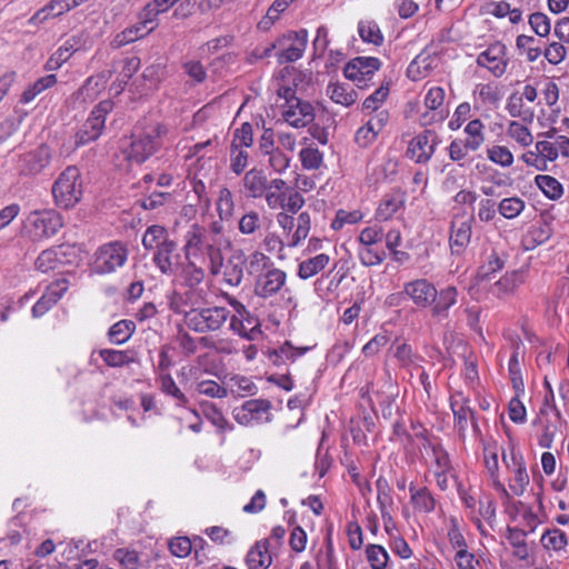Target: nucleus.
Listing matches in <instances>:
<instances>
[{
    "label": "nucleus",
    "mask_w": 569,
    "mask_h": 569,
    "mask_svg": "<svg viewBox=\"0 0 569 569\" xmlns=\"http://www.w3.org/2000/svg\"><path fill=\"white\" fill-rule=\"evenodd\" d=\"M516 47L529 62L536 61L541 56V49L537 40L527 34H520L516 39Z\"/></svg>",
    "instance_id": "50"
},
{
    "label": "nucleus",
    "mask_w": 569,
    "mask_h": 569,
    "mask_svg": "<svg viewBox=\"0 0 569 569\" xmlns=\"http://www.w3.org/2000/svg\"><path fill=\"white\" fill-rule=\"evenodd\" d=\"M479 67L488 69L495 77H501L507 69L506 46L501 42L490 44L477 57Z\"/></svg>",
    "instance_id": "16"
},
{
    "label": "nucleus",
    "mask_w": 569,
    "mask_h": 569,
    "mask_svg": "<svg viewBox=\"0 0 569 569\" xmlns=\"http://www.w3.org/2000/svg\"><path fill=\"white\" fill-rule=\"evenodd\" d=\"M220 220H230L234 212L233 194L228 188H221L216 202Z\"/></svg>",
    "instance_id": "49"
},
{
    "label": "nucleus",
    "mask_w": 569,
    "mask_h": 569,
    "mask_svg": "<svg viewBox=\"0 0 569 569\" xmlns=\"http://www.w3.org/2000/svg\"><path fill=\"white\" fill-rule=\"evenodd\" d=\"M269 179L262 169L252 168L242 178V192L249 199H259L267 193Z\"/></svg>",
    "instance_id": "24"
},
{
    "label": "nucleus",
    "mask_w": 569,
    "mask_h": 569,
    "mask_svg": "<svg viewBox=\"0 0 569 569\" xmlns=\"http://www.w3.org/2000/svg\"><path fill=\"white\" fill-rule=\"evenodd\" d=\"M57 82V77L54 74H47L40 79H38L33 84H31L28 89H26L21 96V102L29 103L32 101L38 94H40L43 90L51 88Z\"/></svg>",
    "instance_id": "53"
},
{
    "label": "nucleus",
    "mask_w": 569,
    "mask_h": 569,
    "mask_svg": "<svg viewBox=\"0 0 569 569\" xmlns=\"http://www.w3.org/2000/svg\"><path fill=\"white\" fill-rule=\"evenodd\" d=\"M358 32L363 42L379 46L383 41V36L378 24L373 21H360Z\"/></svg>",
    "instance_id": "54"
},
{
    "label": "nucleus",
    "mask_w": 569,
    "mask_h": 569,
    "mask_svg": "<svg viewBox=\"0 0 569 569\" xmlns=\"http://www.w3.org/2000/svg\"><path fill=\"white\" fill-rule=\"evenodd\" d=\"M152 260L157 268L168 276H177L183 262L180 253L177 252L176 241L167 243L160 251H156Z\"/></svg>",
    "instance_id": "22"
},
{
    "label": "nucleus",
    "mask_w": 569,
    "mask_h": 569,
    "mask_svg": "<svg viewBox=\"0 0 569 569\" xmlns=\"http://www.w3.org/2000/svg\"><path fill=\"white\" fill-rule=\"evenodd\" d=\"M487 158L502 168H509L513 163V154L506 146L492 144L487 147Z\"/></svg>",
    "instance_id": "51"
},
{
    "label": "nucleus",
    "mask_w": 569,
    "mask_h": 569,
    "mask_svg": "<svg viewBox=\"0 0 569 569\" xmlns=\"http://www.w3.org/2000/svg\"><path fill=\"white\" fill-rule=\"evenodd\" d=\"M253 143V129L249 122H243L233 131L230 148L237 146V149H248Z\"/></svg>",
    "instance_id": "57"
},
{
    "label": "nucleus",
    "mask_w": 569,
    "mask_h": 569,
    "mask_svg": "<svg viewBox=\"0 0 569 569\" xmlns=\"http://www.w3.org/2000/svg\"><path fill=\"white\" fill-rule=\"evenodd\" d=\"M62 227L60 214L52 210H34L24 221V231L32 240H42L54 236Z\"/></svg>",
    "instance_id": "6"
},
{
    "label": "nucleus",
    "mask_w": 569,
    "mask_h": 569,
    "mask_svg": "<svg viewBox=\"0 0 569 569\" xmlns=\"http://www.w3.org/2000/svg\"><path fill=\"white\" fill-rule=\"evenodd\" d=\"M207 269H209V262L184 260L177 276H180L188 287L193 288L203 281Z\"/></svg>",
    "instance_id": "31"
},
{
    "label": "nucleus",
    "mask_w": 569,
    "mask_h": 569,
    "mask_svg": "<svg viewBox=\"0 0 569 569\" xmlns=\"http://www.w3.org/2000/svg\"><path fill=\"white\" fill-rule=\"evenodd\" d=\"M485 124L480 119H473L469 121L463 132L467 134L465 141H467L468 147H472L478 150L485 142Z\"/></svg>",
    "instance_id": "48"
},
{
    "label": "nucleus",
    "mask_w": 569,
    "mask_h": 569,
    "mask_svg": "<svg viewBox=\"0 0 569 569\" xmlns=\"http://www.w3.org/2000/svg\"><path fill=\"white\" fill-rule=\"evenodd\" d=\"M154 19L150 16H146V11H143L142 21L140 23L126 29L119 36H117L118 44H127L147 36L153 29V27H148V24L152 23Z\"/></svg>",
    "instance_id": "41"
},
{
    "label": "nucleus",
    "mask_w": 569,
    "mask_h": 569,
    "mask_svg": "<svg viewBox=\"0 0 569 569\" xmlns=\"http://www.w3.org/2000/svg\"><path fill=\"white\" fill-rule=\"evenodd\" d=\"M92 43L91 37L86 31L70 36L49 59V69L53 70L60 68L73 53L87 51L92 47Z\"/></svg>",
    "instance_id": "13"
},
{
    "label": "nucleus",
    "mask_w": 569,
    "mask_h": 569,
    "mask_svg": "<svg viewBox=\"0 0 569 569\" xmlns=\"http://www.w3.org/2000/svg\"><path fill=\"white\" fill-rule=\"evenodd\" d=\"M128 259V250L120 242H109L97 249L91 269L98 274L116 272Z\"/></svg>",
    "instance_id": "7"
},
{
    "label": "nucleus",
    "mask_w": 569,
    "mask_h": 569,
    "mask_svg": "<svg viewBox=\"0 0 569 569\" xmlns=\"http://www.w3.org/2000/svg\"><path fill=\"white\" fill-rule=\"evenodd\" d=\"M57 206L68 209L76 206L82 197L80 170L74 166L66 168L52 186Z\"/></svg>",
    "instance_id": "4"
},
{
    "label": "nucleus",
    "mask_w": 569,
    "mask_h": 569,
    "mask_svg": "<svg viewBox=\"0 0 569 569\" xmlns=\"http://www.w3.org/2000/svg\"><path fill=\"white\" fill-rule=\"evenodd\" d=\"M492 16L497 18L508 17L509 21L512 24L520 22L522 18V12L518 8H511V6L506 1L495 2L490 6V11Z\"/></svg>",
    "instance_id": "61"
},
{
    "label": "nucleus",
    "mask_w": 569,
    "mask_h": 569,
    "mask_svg": "<svg viewBox=\"0 0 569 569\" xmlns=\"http://www.w3.org/2000/svg\"><path fill=\"white\" fill-rule=\"evenodd\" d=\"M366 556L372 569H385L389 561V555L387 550L380 545L367 546Z\"/></svg>",
    "instance_id": "59"
},
{
    "label": "nucleus",
    "mask_w": 569,
    "mask_h": 569,
    "mask_svg": "<svg viewBox=\"0 0 569 569\" xmlns=\"http://www.w3.org/2000/svg\"><path fill=\"white\" fill-rule=\"evenodd\" d=\"M246 257L242 251L234 252L228 260L223 270V280L231 287L241 283L244 274Z\"/></svg>",
    "instance_id": "35"
},
{
    "label": "nucleus",
    "mask_w": 569,
    "mask_h": 569,
    "mask_svg": "<svg viewBox=\"0 0 569 569\" xmlns=\"http://www.w3.org/2000/svg\"><path fill=\"white\" fill-rule=\"evenodd\" d=\"M167 133L162 124H157L144 133H133L123 139L120 144V153L129 163H143L160 146V139Z\"/></svg>",
    "instance_id": "2"
},
{
    "label": "nucleus",
    "mask_w": 569,
    "mask_h": 569,
    "mask_svg": "<svg viewBox=\"0 0 569 569\" xmlns=\"http://www.w3.org/2000/svg\"><path fill=\"white\" fill-rule=\"evenodd\" d=\"M68 288L69 282L64 278L50 283L41 298L32 307V316L39 318L48 312L61 299Z\"/></svg>",
    "instance_id": "21"
},
{
    "label": "nucleus",
    "mask_w": 569,
    "mask_h": 569,
    "mask_svg": "<svg viewBox=\"0 0 569 569\" xmlns=\"http://www.w3.org/2000/svg\"><path fill=\"white\" fill-rule=\"evenodd\" d=\"M299 158L303 169L306 170H317L323 162L322 152H320L318 148L313 147L303 148L299 153Z\"/></svg>",
    "instance_id": "64"
},
{
    "label": "nucleus",
    "mask_w": 569,
    "mask_h": 569,
    "mask_svg": "<svg viewBox=\"0 0 569 569\" xmlns=\"http://www.w3.org/2000/svg\"><path fill=\"white\" fill-rule=\"evenodd\" d=\"M520 342H516L513 345V350L511 353V357L509 359L508 363V371H509V378L511 380L512 387L515 389V392H517L518 396H521L525 393V383L521 375V368H520Z\"/></svg>",
    "instance_id": "42"
},
{
    "label": "nucleus",
    "mask_w": 569,
    "mask_h": 569,
    "mask_svg": "<svg viewBox=\"0 0 569 569\" xmlns=\"http://www.w3.org/2000/svg\"><path fill=\"white\" fill-rule=\"evenodd\" d=\"M377 485V502L379 505L380 513H391L393 510V498L390 492V488L385 479L379 478Z\"/></svg>",
    "instance_id": "62"
},
{
    "label": "nucleus",
    "mask_w": 569,
    "mask_h": 569,
    "mask_svg": "<svg viewBox=\"0 0 569 569\" xmlns=\"http://www.w3.org/2000/svg\"><path fill=\"white\" fill-rule=\"evenodd\" d=\"M113 559L120 569H139L141 566L138 552L127 548L117 549L113 553Z\"/></svg>",
    "instance_id": "58"
},
{
    "label": "nucleus",
    "mask_w": 569,
    "mask_h": 569,
    "mask_svg": "<svg viewBox=\"0 0 569 569\" xmlns=\"http://www.w3.org/2000/svg\"><path fill=\"white\" fill-rule=\"evenodd\" d=\"M261 224L260 214L254 210H250L239 219L238 229L241 234L253 236L261 229Z\"/></svg>",
    "instance_id": "56"
},
{
    "label": "nucleus",
    "mask_w": 569,
    "mask_h": 569,
    "mask_svg": "<svg viewBox=\"0 0 569 569\" xmlns=\"http://www.w3.org/2000/svg\"><path fill=\"white\" fill-rule=\"evenodd\" d=\"M259 326L258 318L250 312L248 317L230 319V329L248 340H254L261 333Z\"/></svg>",
    "instance_id": "38"
},
{
    "label": "nucleus",
    "mask_w": 569,
    "mask_h": 569,
    "mask_svg": "<svg viewBox=\"0 0 569 569\" xmlns=\"http://www.w3.org/2000/svg\"><path fill=\"white\" fill-rule=\"evenodd\" d=\"M540 542L542 547L548 551H561L568 546V538L563 531L558 528L546 530Z\"/></svg>",
    "instance_id": "45"
},
{
    "label": "nucleus",
    "mask_w": 569,
    "mask_h": 569,
    "mask_svg": "<svg viewBox=\"0 0 569 569\" xmlns=\"http://www.w3.org/2000/svg\"><path fill=\"white\" fill-rule=\"evenodd\" d=\"M326 94L337 104L350 107L358 100V93L347 83L330 82Z\"/></svg>",
    "instance_id": "36"
},
{
    "label": "nucleus",
    "mask_w": 569,
    "mask_h": 569,
    "mask_svg": "<svg viewBox=\"0 0 569 569\" xmlns=\"http://www.w3.org/2000/svg\"><path fill=\"white\" fill-rule=\"evenodd\" d=\"M405 203L406 194L400 190L385 194L376 210L377 219L381 221L391 219L403 209Z\"/></svg>",
    "instance_id": "28"
},
{
    "label": "nucleus",
    "mask_w": 569,
    "mask_h": 569,
    "mask_svg": "<svg viewBox=\"0 0 569 569\" xmlns=\"http://www.w3.org/2000/svg\"><path fill=\"white\" fill-rule=\"evenodd\" d=\"M441 139L433 130H423L415 136L408 144L406 154L416 163L426 164L432 158Z\"/></svg>",
    "instance_id": "11"
},
{
    "label": "nucleus",
    "mask_w": 569,
    "mask_h": 569,
    "mask_svg": "<svg viewBox=\"0 0 569 569\" xmlns=\"http://www.w3.org/2000/svg\"><path fill=\"white\" fill-rule=\"evenodd\" d=\"M433 59L430 56H417L407 68V76L412 81H419L427 77L432 69Z\"/></svg>",
    "instance_id": "44"
},
{
    "label": "nucleus",
    "mask_w": 569,
    "mask_h": 569,
    "mask_svg": "<svg viewBox=\"0 0 569 569\" xmlns=\"http://www.w3.org/2000/svg\"><path fill=\"white\" fill-rule=\"evenodd\" d=\"M287 273L279 268H268L256 282L254 292L261 298H270L286 284Z\"/></svg>",
    "instance_id": "18"
},
{
    "label": "nucleus",
    "mask_w": 569,
    "mask_h": 569,
    "mask_svg": "<svg viewBox=\"0 0 569 569\" xmlns=\"http://www.w3.org/2000/svg\"><path fill=\"white\" fill-rule=\"evenodd\" d=\"M49 160L50 153L48 148L40 147L31 152L21 156L18 162V169L22 174H37L48 166Z\"/></svg>",
    "instance_id": "26"
},
{
    "label": "nucleus",
    "mask_w": 569,
    "mask_h": 569,
    "mask_svg": "<svg viewBox=\"0 0 569 569\" xmlns=\"http://www.w3.org/2000/svg\"><path fill=\"white\" fill-rule=\"evenodd\" d=\"M483 461L493 489L501 496L508 498L510 493L500 479L498 450L496 447L487 446L483 448Z\"/></svg>",
    "instance_id": "27"
},
{
    "label": "nucleus",
    "mask_w": 569,
    "mask_h": 569,
    "mask_svg": "<svg viewBox=\"0 0 569 569\" xmlns=\"http://www.w3.org/2000/svg\"><path fill=\"white\" fill-rule=\"evenodd\" d=\"M437 288L427 279H416L403 286V293L418 308H428L436 298Z\"/></svg>",
    "instance_id": "17"
},
{
    "label": "nucleus",
    "mask_w": 569,
    "mask_h": 569,
    "mask_svg": "<svg viewBox=\"0 0 569 569\" xmlns=\"http://www.w3.org/2000/svg\"><path fill=\"white\" fill-rule=\"evenodd\" d=\"M172 241L168 238L167 229L158 224L148 227L142 237V244L147 250L160 251L162 247Z\"/></svg>",
    "instance_id": "40"
},
{
    "label": "nucleus",
    "mask_w": 569,
    "mask_h": 569,
    "mask_svg": "<svg viewBox=\"0 0 569 569\" xmlns=\"http://www.w3.org/2000/svg\"><path fill=\"white\" fill-rule=\"evenodd\" d=\"M458 291L455 287L448 286L441 290H436V298L432 301L431 308L432 317L438 320H443L448 317L449 309L456 305Z\"/></svg>",
    "instance_id": "29"
},
{
    "label": "nucleus",
    "mask_w": 569,
    "mask_h": 569,
    "mask_svg": "<svg viewBox=\"0 0 569 569\" xmlns=\"http://www.w3.org/2000/svg\"><path fill=\"white\" fill-rule=\"evenodd\" d=\"M472 218L455 217L451 221L449 244L452 253H462L470 243Z\"/></svg>",
    "instance_id": "19"
},
{
    "label": "nucleus",
    "mask_w": 569,
    "mask_h": 569,
    "mask_svg": "<svg viewBox=\"0 0 569 569\" xmlns=\"http://www.w3.org/2000/svg\"><path fill=\"white\" fill-rule=\"evenodd\" d=\"M159 389L176 401L178 407H187L188 397L181 391L170 373H159L157 377Z\"/></svg>",
    "instance_id": "39"
},
{
    "label": "nucleus",
    "mask_w": 569,
    "mask_h": 569,
    "mask_svg": "<svg viewBox=\"0 0 569 569\" xmlns=\"http://www.w3.org/2000/svg\"><path fill=\"white\" fill-rule=\"evenodd\" d=\"M229 311L223 307L192 309L186 312V323L197 332L214 331L227 321Z\"/></svg>",
    "instance_id": "9"
},
{
    "label": "nucleus",
    "mask_w": 569,
    "mask_h": 569,
    "mask_svg": "<svg viewBox=\"0 0 569 569\" xmlns=\"http://www.w3.org/2000/svg\"><path fill=\"white\" fill-rule=\"evenodd\" d=\"M66 254L67 248L64 247L43 250L36 260V268L41 272L56 270L64 263Z\"/></svg>",
    "instance_id": "37"
},
{
    "label": "nucleus",
    "mask_w": 569,
    "mask_h": 569,
    "mask_svg": "<svg viewBox=\"0 0 569 569\" xmlns=\"http://www.w3.org/2000/svg\"><path fill=\"white\" fill-rule=\"evenodd\" d=\"M271 406L264 399H250L233 409L234 420L242 426H250L267 420Z\"/></svg>",
    "instance_id": "15"
},
{
    "label": "nucleus",
    "mask_w": 569,
    "mask_h": 569,
    "mask_svg": "<svg viewBox=\"0 0 569 569\" xmlns=\"http://www.w3.org/2000/svg\"><path fill=\"white\" fill-rule=\"evenodd\" d=\"M229 391L236 396L246 397L249 395L257 393L258 387L253 383V381L250 378L236 375L229 379L228 392Z\"/></svg>",
    "instance_id": "47"
},
{
    "label": "nucleus",
    "mask_w": 569,
    "mask_h": 569,
    "mask_svg": "<svg viewBox=\"0 0 569 569\" xmlns=\"http://www.w3.org/2000/svg\"><path fill=\"white\" fill-rule=\"evenodd\" d=\"M501 458L509 473V490L513 496H522L530 483V476L522 452L513 443H510L507 449H502Z\"/></svg>",
    "instance_id": "3"
},
{
    "label": "nucleus",
    "mask_w": 569,
    "mask_h": 569,
    "mask_svg": "<svg viewBox=\"0 0 569 569\" xmlns=\"http://www.w3.org/2000/svg\"><path fill=\"white\" fill-rule=\"evenodd\" d=\"M113 102L103 100L93 108L86 122L76 133V146L81 147L97 140L104 128L106 118L112 111Z\"/></svg>",
    "instance_id": "8"
},
{
    "label": "nucleus",
    "mask_w": 569,
    "mask_h": 569,
    "mask_svg": "<svg viewBox=\"0 0 569 569\" xmlns=\"http://www.w3.org/2000/svg\"><path fill=\"white\" fill-rule=\"evenodd\" d=\"M357 252L360 262L367 267L378 266L386 258L382 246H359Z\"/></svg>",
    "instance_id": "46"
},
{
    "label": "nucleus",
    "mask_w": 569,
    "mask_h": 569,
    "mask_svg": "<svg viewBox=\"0 0 569 569\" xmlns=\"http://www.w3.org/2000/svg\"><path fill=\"white\" fill-rule=\"evenodd\" d=\"M190 389L194 395L204 396L211 399H223L228 396V388L221 386L216 380L203 377H194L190 385Z\"/></svg>",
    "instance_id": "32"
},
{
    "label": "nucleus",
    "mask_w": 569,
    "mask_h": 569,
    "mask_svg": "<svg viewBox=\"0 0 569 569\" xmlns=\"http://www.w3.org/2000/svg\"><path fill=\"white\" fill-rule=\"evenodd\" d=\"M272 562L267 540L257 541L248 551L246 563L248 569H267Z\"/></svg>",
    "instance_id": "33"
},
{
    "label": "nucleus",
    "mask_w": 569,
    "mask_h": 569,
    "mask_svg": "<svg viewBox=\"0 0 569 569\" xmlns=\"http://www.w3.org/2000/svg\"><path fill=\"white\" fill-rule=\"evenodd\" d=\"M445 90L441 87H432L428 90L425 96V106L428 110L435 111L432 116L429 112H425L421 116V124L429 126L432 122L442 121L447 117V112H445L441 107L445 101Z\"/></svg>",
    "instance_id": "25"
},
{
    "label": "nucleus",
    "mask_w": 569,
    "mask_h": 569,
    "mask_svg": "<svg viewBox=\"0 0 569 569\" xmlns=\"http://www.w3.org/2000/svg\"><path fill=\"white\" fill-rule=\"evenodd\" d=\"M276 220L282 230L288 248L299 247L309 236L311 218L307 211L300 212L297 217L281 211L277 213Z\"/></svg>",
    "instance_id": "5"
},
{
    "label": "nucleus",
    "mask_w": 569,
    "mask_h": 569,
    "mask_svg": "<svg viewBox=\"0 0 569 569\" xmlns=\"http://www.w3.org/2000/svg\"><path fill=\"white\" fill-rule=\"evenodd\" d=\"M331 258L327 253H319L299 262L297 276L307 280L323 271L330 263Z\"/></svg>",
    "instance_id": "34"
},
{
    "label": "nucleus",
    "mask_w": 569,
    "mask_h": 569,
    "mask_svg": "<svg viewBox=\"0 0 569 569\" xmlns=\"http://www.w3.org/2000/svg\"><path fill=\"white\" fill-rule=\"evenodd\" d=\"M411 502L419 512H430L435 508V499L427 489H415L410 486Z\"/></svg>",
    "instance_id": "55"
},
{
    "label": "nucleus",
    "mask_w": 569,
    "mask_h": 569,
    "mask_svg": "<svg viewBox=\"0 0 569 569\" xmlns=\"http://www.w3.org/2000/svg\"><path fill=\"white\" fill-rule=\"evenodd\" d=\"M184 260H201L209 262V270L218 274L222 267L221 250L211 238L208 229L199 223H192L183 234Z\"/></svg>",
    "instance_id": "1"
},
{
    "label": "nucleus",
    "mask_w": 569,
    "mask_h": 569,
    "mask_svg": "<svg viewBox=\"0 0 569 569\" xmlns=\"http://www.w3.org/2000/svg\"><path fill=\"white\" fill-rule=\"evenodd\" d=\"M282 117L291 127L302 128L313 121V107L307 101L291 100L288 106H283Z\"/></svg>",
    "instance_id": "20"
},
{
    "label": "nucleus",
    "mask_w": 569,
    "mask_h": 569,
    "mask_svg": "<svg viewBox=\"0 0 569 569\" xmlns=\"http://www.w3.org/2000/svg\"><path fill=\"white\" fill-rule=\"evenodd\" d=\"M381 68V61L375 57H356L343 68V76L358 88L366 89L373 74Z\"/></svg>",
    "instance_id": "10"
},
{
    "label": "nucleus",
    "mask_w": 569,
    "mask_h": 569,
    "mask_svg": "<svg viewBox=\"0 0 569 569\" xmlns=\"http://www.w3.org/2000/svg\"><path fill=\"white\" fill-rule=\"evenodd\" d=\"M536 186L540 191L551 200H558L563 194L562 184L553 177L548 174H538L535 178Z\"/></svg>",
    "instance_id": "43"
},
{
    "label": "nucleus",
    "mask_w": 569,
    "mask_h": 569,
    "mask_svg": "<svg viewBox=\"0 0 569 569\" xmlns=\"http://www.w3.org/2000/svg\"><path fill=\"white\" fill-rule=\"evenodd\" d=\"M507 134L521 147H529L533 142V136L530 130L518 121L509 123Z\"/></svg>",
    "instance_id": "60"
},
{
    "label": "nucleus",
    "mask_w": 569,
    "mask_h": 569,
    "mask_svg": "<svg viewBox=\"0 0 569 569\" xmlns=\"http://www.w3.org/2000/svg\"><path fill=\"white\" fill-rule=\"evenodd\" d=\"M278 52V60L280 63L293 62L299 60L308 43V31L302 29L300 31H291L283 34L276 42Z\"/></svg>",
    "instance_id": "12"
},
{
    "label": "nucleus",
    "mask_w": 569,
    "mask_h": 569,
    "mask_svg": "<svg viewBox=\"0 0 569 569\" xmlns=\"http://www.w3.org/2000/svg\"><path fill=\"white\" fill-rule=\"evenodd\" d=\"M526 280V271L522 269L506 272L491 287L492 295L501 298L512 295Z\"/></svg>",
    "instance_id": "30"
},
{
    "label": "nucleus",
    "mask_w": 569,
    "mask_h": 569,
    "mask_svg": "<svg viewBox=\"0 0 569 569\" xmlns=\"http://www.w3.org/2000/svg\"><path fill=\"white\" fill-rule=\"evenodd\" d=\"M136 326L130 320H120L109 329V339L116 345H122L129 340L134 332Z\"/></svg>",
    "instance_id": "52"
},
{
    "label": "nucleus",
    "mask_w": 569,
    "mask_h": 569,
    "mask_svg": "<svg viewBox=\"0 0 569 569\" xmlns=\"http://www.w3.org/2000/svg\"><path fill=\"white\" fill-rule=\"evenodd\" d=\"M525 201L518 197L502 199L498 206L499 213L506 219H515L525 209Z\"/></svg>",
    "instance_id": "63"
},
{
    "label": "nucleus",
    "mask_w": 569,
    "mask_h": 569,
    "mask_svg": "<svg viewBox=\"0 0 569 569\" xmlns=\"http://www.w3.org/2000/svg\"><path fill=\"white\" fill-rule=\"evenodd\" d=\"M450 408L453 413V428L461 440H465L469 421H472L475 429L478 428L475 421V412L469 406V398L457 391L450 397Z\"/></svg>",
    "instance_id": "14"
},
{
    "label": "nucleus",
    "mask_w": 569,
    "mask_h": 569,
    "mask_svg": "<svg viewBox=\"0 0 569 569\" xmlns=\"http://www.w3.org/2000/svg\"><path fill=\"white\" fill-rule=\"evenodd\" d=\"M507 261L508 253L502 249L491 248L485 251L482 262L477 272L478 280H490L492 276L505 268Z\"/></svg>",
    "instance_id": "23"
}]
</instances>
